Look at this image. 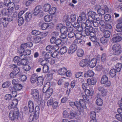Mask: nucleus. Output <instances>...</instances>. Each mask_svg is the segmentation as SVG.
Instances as JSON below:
<instances>
[{
	"mask_svg": "<svg viewBox=\"0 0 122 122\" xmlns=\"http://www.w3.org/2000/svg\"><path fill=\"white\" fill-rule=\"evenodd\" d=\"M94 75V73L93 71L92 70H89L84 74V76L85 77H92Z\"/></svg>",
	"mask_w": 122,
	"mask_h": 122,
	"instance_id": "nucleus-20",
	"label": "nucleus"
},
{
	"mask_svg": "<svg viewBox=\"0 0 122 122\" xmlns=\"http://www.w3.org/2000/svg\"><path fill=\"white\" fill-rule=\"evenodd\" d=\"M12 97V96L11 95L7 94L5 95L4 98L5 100L9 101L11 99Z\"/></svg>",
	"mask_w": 122,
	"mask_h": 122,
	"instance_id": "nucleus-61",
	"label": "nucleus"
},
{
	"mask_svg": "<svg viewBox=\"0 0 122 122\" xmlns=\"http://www.w3.org/2000/svg\"><path fill=\"white\" fill-rule=\"evenodd\" d=\"M102 84H104V86L106 87H110L111 85V82L107 80V81L105 82L104 83Z\"/></svg>",
	"mask_w": 122,
	"mask_h": 122,
	"instance_id": "nucleus-62",
	"label": "nucleus"
},
{
	"mask_svg": "<svg viewBox=\"0 0 122 122\" xmlns=\"http://www.w3.org/2000/svg\"><path fill=\"white\" fill-rule=\"evenodd\" d=\"M18 100L16 99H14L12 101V104L10 105L12 108H14L17 106L18 103Z\"/></svg>",
	"mask_w": 122,
	"mask_h": 122,
	"instance_id": "nucleus-28",
	"label": "nucleus"
},
{
	"mask_svg": "<svg viewBox=\"0 0 122 122\" xmlns=\"http://www.w3.org/2000/svg\"><path fill=\"white\" fill-rule=\"evenodd\" d=\"M51 8V5L48 4H45L43 6V9L44 11L46 12L49 10Z\"/></svg>",
	"mask_w": 122,
	"mask_h": 122,
	"instance_id": "nucleus-24",
	"label": "nucleus"
},
{
	"mask_svg": "<svg viewBox=\"0 0 122 122\" xmlns=\"http://www.w3.org/2000/svg\"><path fill=\"white\" fill-rule=\"evenodd\" d=\"M77 46L76 44H72L70 46L68 51L69 54H71L75 52L77 49Z\"/></svg>",
	"mask_w": 122,
	"mask_h": 122,
	"instance_id": "nucleus-6",
	"label": "nucleus"
},
{
	"mask_svg": "<svg viewBox=\"0 0 122 122\" xmlns=\"http://www.w3.org/2000/svg\"><path fill=\"white\" fill-rule=\"evenodd\" d=\"M46 92V93L47 94H49L50 96H50H51L52 94L53 91V89L51 88H50H50H48Z\"/></svg>",
	"mask_w": 122,
	"mask_h": 122,
	"instance_id": "nucleus-57",
	"label": "nucleus"
},
{
	"mask_svg": "<svg viewBox=\"0 0 122 122\" xmlns=\"http://www.w3.org/2000/svg\"><path fill=\"white\" fill-rule=\"evenodd\" d=\"M50 86L49 85L47 84H45L43 88V92L44 93H46L48 88H50Z\"/></svg>",
	"mask_w": 122,
	"mask_h": 122,
	"instance_id": "nucleus-51",
	"label": "nucleus"
},
{
	"mask_svg": "<svg viewBox=\"0 0 122 122\" xmlns=\"http://www.w3.org/2000/svg\"><path fill=\"white\" fill-rule=\"evenodd\" d=\"M108 80V77L106 75H104L102 76L101 78V83L102 84Z\"/></svg>",
	"mask_w": 122,
	"mask_h": 122,
	"instance_id": "nucleus-38",
	"label": "nucleus"
},
{
	"mask_svg": "<svg viewBox=\"0 0 122 122\" xmlns=\"http://www.w3.org/2000/svg\"><path fill=\"white\" fill-rule=\"evenodd\" d=\"M78 104H77L78 109L79 112H81L83 110L84 108H86V103L85 101L84 100L81 99H80L79 102H77Z\"/></svg>",
	"mask_w": 122,
	"mask_h": 122,
	"instance_id": "nucleus-4",
	"label": "nucleus"
},
{
	"mask_svg": "<svg viewBox=\"0 0 122 122\" xmlns=\"http://www.w3.org/2000/svg\"><path fill=\"white\" fill-rule=\"evenodd\" d=\"M32 33L34 35L37 36L40 34L41 32L39 30H35L32 31Z\"/></svg>",
	"mask_w": 122,
	"mask_h": 122,
	"instance_id": "nucleus-60",
	"label": "nucleus"
},
{
	"mask_svg": "<svg viewBox=\"0 0 122 122\" xmlns=\"http://www.w3.org/2000/svg\"><path fill=\"white\" fill-rule=\"evenodd\" d=\"M22 44H21L20 46V49L18 50V52L20 54H22L24 53L25 50L24 48H26L25 46H22Z\"/></svg>",
	"mask_w": 122,
	"mask_h": 122,
	"instance_id": "nucleus-48",
	"label": "nucleus"
},
{
	"mask_svg": "<svg viewBox=\"0 0 122 122\" xmlns=\"http://www.w3.org/2000/svg\"><path fill=\"white\" fill-rule=\"evenodd\" d=\"M67 27L65 26H63L60 30V32L61 34H66L67 32Z\"/></svg>",
	"mask_w": 122,
	"mask_h": 122,
	"instance_id": "nucleus-32",
	"label": "nucleus"
},
{
	"mask_svg": "<svg viewBox=\"0 0 122 122\" xmlns=\"http://www.w3.org/2000/svg\"><path fill=\"white\" fill-rule=\"evenodd\" d=\"M96 32H95L94 31L90 32L89 35L91 36V38H90L91 39H92L93 38H94L95 39V38H96V34L95 33Z\"/></svg>",
	"mask_w": 122,
	"mask_h": 122,
	"instance_id": "nucleus-58",
	"label": "nucleus"
},
{
	"mask_svg": "<svg viewBox=\"0 0 122 122\" xmlns=\"http://www.w3.org/2000/svg\"><path fill=\"white\" fill-rule=\"evenodd\" d=\"M111 15L108 14L104 16V19L106 21H108L111 20Z\"/></svg>",
	"mask_w": 122,
	"mask_h": 122,
	"instance_id": "nucleus-54",
	"label": "nucleus"
},
{
	"mask_svg": "<svg viewBox=\"0 0 122 122\" xmlns=\"http://www.w3.org/2000/svg\"><path fill=\"white\" fill-rule=\"evenodd\" d=\"M29 110L30 112H32L34 110V107L33 102L31 101H29L28 102Z\"/></svg>",
	"mask_w": 122,
	"mask_h": 122,
	"instance_id": "nucleus-17",
	"label": "nucleus"
},
{
	"mask_svg": "<svg viewBox=\"0 0 122 122\" xmlns=\"http://www.w3.org/2000/svg\"><path fill=\"white\" fill-rule=\"evenodd\" d=\"M41 40V38L39 36H37L33 39V41L36 43L39 42Z\"/></svg>",
	"mask_w": 122,
	"mask_h": 122,
	"instance_id": "nucleus-45",
	"label": "nucleus"
},
{
	"mask_svg": "<svg viewBox=\"0 0 122 122\" xmlns=\"http://www.w3.org/2000/svg\"><path fill=\"white\" fill-rule=\"evenodd\" d=\"M76 115V112L73 110L71 111L70 112L69 118L72 119L75 117Z\"/></svg>",
	"mask_w": 122,
	"mask_h": 122,
	"instance_id": "nucleus-30",
	"label": "nucleus"
},
{
	"mask_svg": "<svg viewBox=\"0 0 122 122\" xmlns=\"http://www.w3.org/2000/svg\"><path fill=\"white\" fill-rule=\"evenodd\" d=\"M97 21H94V20L93 21V22H89L90 23V24L91 25L92 24H93L94 26L95 27H97L99 26V23Z\"/></svg>",
	"mask_w": 122,
	"mask_h": 122,
	"instance_id": "nucleus-52",
	"label": "nucleus"
},
{
	"mask_svg": "<svg viewBox=\"0 0 122 122\" xmlns=\"http://www.w3.org/2000/svg\"><path fill=\"white\" fill-rule=\"evenodd\" d=\"M33 45L32 43V42H27L26 43L24 44H22V46H25L26 48L27 47H31Z\"/></svg>",
	"mask_w": 122,
	"mask_h": 122,
	"instance_id": "nucleus-43",
	"label": "nucleus"
},
{
	"mask_svg": "<svg viewBox=\"0 0 122 122\" xmlns=\"http://www.w3.org/2000/svg\"><path fill=\"white\" fill-rule=\"evenodd\" d=\"M66 69L65 67L60 69L58 71V73L60 75H63L66 74Z\"/></svg>",
	"mask_w": 122,
	"mask_h": 122,
	"instance_id": "nucleus-25",
	"label": "nucleus"
},
{
	"mask_svg": "<svg viewBox=\"0 0 122 122\" xmlns=\"http://www.w3.org/2000/svg\"><path fill=\"white\" fill-rule=\"evenodd\" d=\"M96 13L93 11H89L87 13V15L88 16V19L86 20V22H93L94 20Z\"/></svg>",
	"mask_w": 122,
	"mask_h": 122,
	"instance_id": "nucleus-5",
	"label": "nucleus"
},
{
	"mask_svg": "<svg viewBox=\"0 0 122 122\" xmlns=\"http://www.w3.org/2000/svg\"><path fill=\"white\" fill-rule=\"evenodd\" d=\"M52 19V16L49 15H47L45 16L44 18V20L45 21L47 22H49Z\"/></svg>",
	"mask_w": 122,
	"mask_h": 122,
	"instance_id": "nucleus-40",
	"label": "nucleus"
},
{
	"mask_svg": "<svg viewBox=\"0 0 122 122\" xmlns=\"http://www.w3.org/2000/svg\"><path fill=\"white\" fill-rule=\"evenodd\" d=\"M24 19L22 17L19 18L18 21V24L19 26L21 25L23 23Z\"/></svg>",
	"mask_w": 122,
	"mask_h": 122,
	"instance_id": "nucleus-47",
	"label": "nucleus"
},
{
	"mask_svg": "<svg viewBox=\"0 0 122 122\" xmlns=\"http://www.w3.org/2000/svg\"><path fill=\"white\" fill-rule=\"evenodd\" d=\"M98 90L101 92V95L103 97L106 96L107 93V90L104 89L103 87L101 86H99L98 87Z\"/></svg>",
	"mask_w": 122,
	"mask_h": 122,
	"instance_id": "nucleus-13",
	"label": "nucleus"
},
{
	"mask_svg": "<svg viewBox=\"0 0 122 122\" xmlns=\"http://www.w3.org/2000/svg\"><path fill=\"white\" fill-rule=\"evenodd\" d=\"M39 25V26H41L42 29L43 30L48 29V23H42L41 22H40Z\"/></svg>",
	"mask_w": 122,
	"mask_h": 122,
	"instance_id": "nucleus-27",
	"label": "nucleus"
},
{
	"mask_svg": "<svg viewBox=\"0 0 122 122\" xmlns=\"http://www.w3.org/2000/svg\"><path fill=\"white\" fill-rule=\"evenodd\" d=\"M115 117L118 120L122 122V112L120 114H117Z\"/></svg>",
	"mask_w": 122,
	"mask_h": 122,
	"instance_id": "nucleus-49",
	"label": "nucleus"
},
{
	"mask_svg": "<svg viewBox=\"0 0 122 122\" xmlns=\"http://www.w3.org/2000/svg\"><path fill=\"white\" fill-rule=\"evenodd\" d=\"M31 94L34 97V100L39 103L41 104V97L39 96L38 91L36 89L32 90Z\"/></svg>",
	"mask_w": 122,
	"mask_h": 122,
	"instance_id": "nucleus-2",
	"label": "nucleus"
},
{
	"mask_svg": "<svg viewBox=\"0 0 122 122\" xmlns=\"http://www.w3.org/2000/svg\"><path fill=\"white\" fill-rule=\"evenodd\" d=\"M67 50V49L66 46H64L61 48L60 51V53L61 55L63 54L66 53Z\"/></svg>",
	"mask_w": 122,
	"mask_h": 122,
	"instance_id": "nucleus-35",
	"label": "nucleus"
},
{
	"mask_svg": "<svg viewBox=\"0 0 122 122\" xmlns=\"http://www.w3.org/2000/svg\"><path fill=\"white\" fill-rule=\"evenodd\" d=\"M11 84L10 82L9 81H6L4 83L2 86L4 88H7Z\"/></svg>",
	"mask_w": 122,
	"mask_h": 122,
	"instance_id": "nucleus-55",
	"label": "nucleus"
},
{
	"mask_svg": "<svg viewBox=\"0 0 122 122\" xmlns=\"http://www.w3.org/2000/svg\"><path fill=\"white\" fill-rule=\"evenodd\" d=\"M97 60L96 58H93L89 61L88 63L89 66L90 67L93 68L96 65L97 62Z\"/></svg>",
	"mask_w": 122,
	"mask_h": 122,
	"instance_id": "nucleus-14",
	"label": "nucleus"
},
{
	"mask_svg": "<svg viewBox=\"0 0 122 122\" xmlns=\"http://www.w3.org/2000/svg\"><path fill=\"white\" fill-rule=\"evenodd\" d=\"M107 38L104 37H102L100 39V41L102 44L107 43Z\"/></svg>",
	"mask_w": 122,
	"mask_h": 122,
	"instance_id": "nucleus-50",
	"label": "nucleus"
},
{
	"mask_svg": "<svg viewBox=\"0 0 122 122\" xmlns=\"http://www.w3.org/2000/svg\"><path fill=\"white\" fill-rule=\"evenodd\" d=\"M4 4L6 6H8V8H9L10 9H12L13 8V7L11 5H13V3H11L10 0H4Z\"/></svg>",
	"mask_w": 122,
	"mask_h": 122,
	"instance_id": "nucleus-19",
	"label": "nucleus"
},
{
	"mask_svg": "<svg viewBox=\"0 0 122 122\" xmlns=\"http://www.w3.org/2000/svg\"><path fill=\"white\" fill-rule=\"evenodd\" d=\"M122 63H118L115 66L116 71L118 72H120L122 67Z\"/></svg>",
	"mask_w": 122,
	"mask_h": 122,
	"instance_id": "nucleus-33",
	"label": "nucleus"
},
{
	"mask_svg": "<svg viewBox=\"0 0 122 122\" xmlns=\"http://www.w3.org/2000/svg\"><path fill=\"white\" fill-rule=\"evenodd\" d=\"M44 79L42 77H37V84L38 85L41 86L43 85Z\"/></svg>",
	"mask_w": 122,
	"mask_h": 122,
	"instance_id": "nucleus-22",
	"label": "nucleus"
},
{
	"mask_svg": "<svg viewBox=\"0 0 122 122\" xmlns=\"http://www.w3.org/2000/svg\"><path fill=\"white\" fill-rule=\"evenodd\" d=\"M54 48V46L51 45H49L47 46L46 49L47 51H50L52 50Z\"/></svg>",
	"mask_w": 122,
	"mask_h": 122,
	"instance_id": "nucleus-59",
	"label": "nucleus"
},
{
	"mask_svg": "<svg viewBox=\"0 0 122 122\" xmlns=\"http://www.w3.org/2000/svg\"><path fill=\"white\" fill-rule=\"evenodd\" d=\"M113 37L112 39L113 43H116L120 41L122 39L121 37L116 34L113 36Z\"/></svg>",
	"mask_w": 122,
	"mask_h": 122,
	"instance_id": "nucleus-12",
	"label": "nucleus"
},
{
	"mask_svg": "<svg viewBox=\"0 0 122 122\" xmlns=\"http://www.w3.org/2000/svg\"><path fill=\"white\" fill-rule=\"evenodd\" d=\"M38 75L36 74H33L30 78V80L31 83H34L37 81Z\"/></svg>",
	"mask_w": 122,
	"mask_h": 122,
	"instance_id": "nucleus-23",
	"label": "nucleus"
},
{
	"mask_svg": "<svg viewBox=\"0 0 122 122\" xmlns=\"http://www.w3.org/2000/svg\"><path fill=\"white\" fill-rule=\"evenodd\" d=\"M76 54L78 57H81L83 56L84 52L82 50L79 49L77 50Z\"/></svg>",
	"mask_w": 122,
	"mask_h": 122,
	"instance_id": "nucleus-42",
	"label": "nucleus"
},
{
	"mask_svg": "<svg viewBox=\"0 0 122 122\" xmlns=\"http://www.w3.org/2000/svg\"><path fill=\"white\" fill-rule=\"evenodd\" d=\"M71 21V22H74L76 20V17L75 14H71L70 15Z\"/></svg>",
	"mask_w": 122,
	"mask_h": 122,
	"instance_id": "nucleus-63",
	"label": "nucleus"
},
{
	"mask_svg": "<svg viewBox=\"0 0 122 122\" xmlns=\"http://www.w3.org/2000/svg\"><path fill=\"white\" fill-rule=\"evenodd\" d=\"M102 16L101 15L98 14H96L94 20H96L97 21H98L100 20L101 19H102Z\"/></svg>",
	"mask_w": 122,
	"mask_h": 122,
	"instance_id": "nucleus-44",
	"label": "nucleus"
},
{
	"mask_svg": "<svg viewBox=\"0 0 122 122\" xmlns=\"http://www.w3.org/2000/svg\"><path fill=\"white\" fill-rule=\"evenodd\" d=\"M117 72L116 70L114 69H111L109 73L110 76L112 78L114 77L116 75Z\"/></svg>",
	"mask_w": 122,
	"mask_h": 122,
	"instance_id": "nucleus-29",
	"label": "nucleus"
},
{
	"mask_svg": "<svg viewBox=\"0 0 122 122\" xmlns=\"http://www.w3.org/2000/svg\"><path fill=\"white\" fill-rule=\"evenodd\" d=\"M41 54L46 59L50 58L51 56L52 52L51 51L46 52V51H43L41 52Z\"/></svg>",
	"mask_w": 122,
	"mask_h": 122,
	"instance_id": "nucleus-10",
	"label": "nucleus"
},
{
	"mask_svg": "<svg viewBox=\"0 0 122 122\" xmlns=\"http://www.w3.org/2000/svg\"><path fill=\"white\" fill-rule=\"evenodd\" d=\"M19 111L18 108L15 107L14 110H11L9 113V117L11 120L13 121L15 118L18 119L19 117Z\"/></svg>",
	"mask_w": 122,
	"mask_h": 122,
	"instance_id": "nucleus-1",
	"label": "nucleus"
},
{
	"mask_svg": "<svg viewBox=\"0 0 122 122\" xmlns=\"http://www.w3.org/2000/svg\"><path fill=\"white\" fill-rule=\"evenodd\" d=\"M90 61L89 59H85L82 60L80 61L79 65L80 66L84 67L88 64Z\"/></svg>",
	"mask_w": 122,
	"mask_h": 122,
	"instance_id": "nucleus-15",
	"label": "nucleus"
},
{
	"mask_svg": "<svg viewBox=\"0 0 122 122\" xmlns=\"http://www.w3.org/2000/svg\"><path fill=\"white\" fill-rule=\"evenodd\" d=\"M12 12L13 11L11 9L4 8L1 10V13L3 15L5 16L11 15Z\"/></svg>",
	"mask_w": 122,
	"mask_h": 122,
	"instance_id": "nucleus-9",
	"label": "nucleus"
},
{
	"mask_svg": "<svg viewBox=\"0 0 122 122\" xmlns=\"http://www.w3.org/2000/svg\"><path fill=\"white\" fill-rule=\"evenodd\" d=\"M90 116L91 119H95L96 114L95 112L94 111H92L90 114Z\"/></svg>",
	"mask_w": 122,
	"mask_h": 122,
	"instance_id": "nucleus-64",
	"label": "nucleus"
},
{
	"mask_svg": "<svg viewBox=\"0 0 122 122\" xmlns=\"http://www.w3.org/2000/svg\"><path fill=\"white\" fill-rule=\"evenodd\" d=\"M85 29V30L84 31L82 32V35L84 37H86L87 36L89 35L90 32L88 31V30L86 29V27L85 26L84 27V29Z\"/></svg>",
	"mask_w": 122,
	"mask_h": 122,
	"instance_id": "nucleus-31",
	"label": "nucleus"
},
{
	"mask_svg": "<svg viewBox=\"0 0 122 122\" xmlns=\"http://www.w3.org/2000/svg\"><path fill=\"white\" fill-rule=\"evenodd\" d=\"M55 99L52 97L50 98L47 102V105L48 106H51L53 104V102L55 101Z\"/></svg>",
	"mask_w": 122,
	"mask_h": 122,
	"instance_id": "nucleus-36",
	"label": "nucleus"
},
{
	"mask_svg": "<svg viewBox=\"0 0 122 122\" xmlns=\"http://www.w3.org/2000/svg\"><path fill=\"white\" fill-rule=\"evenodd\" d=\"M56 8L55 7H53L51 8L48 11L49 13L51 15L54 14L56 12Z\"/></svg>",
	"mask_w": 122,
	"mask_h": 122,
	"instance_id": "nucleus-46",
	"label": "nucleus"
},
{
	"mask_svg": "<svg viewBox=\"0 0 122 122\" xmlns=\"http://www.w3.org/2000/svg\"><path fill=\"white\" fill-rule=\"evenodd\" d=\"M118 21L119 23L116 25V30L118 32H122V17L119 18Z\"/></svg>",
	"mask_w": 122,
	"mask_h": 122,
	"instance_id": "nucleus-7",
	"label": "nucleus"
},
{
	"mask_svg": "<svg viewBox=\"0 0 122 122\" xmlns=\"http://www.w3.org/2000/svg\"><path fill=\"white\" fill-rule=\"evenodd\" d=\"M85 92L86 95L87 96H92L93 95V91H90L88 89L85 90Z\"/></svg>",
	"mask_w": 122,
	"mask_h": 122,
	"instance_id": "nucleus-37",
	"label": "nucleus"
},
{
	"mask_svg": "<svg viewBox=\"0 0 122 122\" xmlns=\"http://www.w3.org/2000/svg\"><path fill=\"white\" fill-rule=\"evenodd\" d=\"M32 17V13L28 12L26 13L25 15V20L27 22H29Z\"/></svg>",
	"mask_w": 122,
	"mask_h": 122,
	"instance_id": "nucleus-16",
	"label": "nucleus"
},
{
	"mask_svg": "<svg viewBox=\"0 0 122 122\" xmlns=\"http://www.w3.org/2000/svg\"><path fill=\"white\" fill-rule=\"evenodd\" d=\"M85 26L86 27V29L88 30V31L89 32H91L93 31L95 32V30L96 31L97 30V28H95L93 30V27L91 26L89 22H86L85 24H84Z\"/></svg>",
	"mask_w": 122,
	"mask_h": 122,
	"instance_id": "nucleus-8",
	"label": "nucleus"
},
{
	"mask_svg": "<svg viewBox=\"0 0 122 122\" xmlns=\"http://www.w3.org/2000/svg\"><path fill=\"white\" fill-rule=\"evenodd\" d=\"M96 102L97 105L99 106H102L103 103L102 100L101 98L97 99Z\"/></svg>",
	"mask_w": 122,
	"mask_h": 122,
	"instance_id": "nucleus-41",
	"label": "nucleus"
},
{
	"mask_svg": "<svg viewBox=\"0 0 122 122\" xmlns=\"http://www.w3.org/2000/svg\"><path fill=\"white\" fill-rule=\"evenodd\" d=\"M111 34L110 31L107 30H106L103 33V34L104 36V37L106 38L109 37L110 36Z\"/></svg>",
	"mask_w": 122,
	"mask_h": 122,
	"instance_id": "nucleus-39",
	"label": "nucleus"
},
{
	"mask_svg": "<svg viewBox=\"0 0 122 122\" xmlns=\"http://www.w3.org/2000/svg\"><path fill=\"white\" fill-rule=\"evenodd\" d=\"M96 8L98 9L97 11L98 14L101 15L102 16L105 14V13L104 10H103V9H102L101 8V7L100 5H97Z\"/></svg>",
	"mask_w": 122,
	"mask_h": 122,
	"instance_id": "nucleus-21",
	"label": "nucleus"
},
{
	"mask_svg": "<svg viewBox=\"0 0 122 122\" xmlns=\"http://www.w3.org/2000/svg\"><path fill=\"white\" fill-rule=\"evenodd\" d=\"M77 102H69V105L72 107H73L74 106H75L78 109V107H77Z\"/></svg>",
	"mask_w": 122,
	"mask_h": 122,
	"instance_id": "nucleus-53",
	"label": "nucleus"
},
{
	"mask_svg": "<svg viewBox=\"0 0 122 122\" xmlns=\"http://www.w3.org/2000/svg\"><path fill=\"white\" fill-rule=\"evenodd\" d=\"M22 87V85L20 84H17L13 86V88L16 90H20L21 89Z\"/></svg>",
	"mask_w": 122,
	"mask_h": 122,
	"instance_id": "nucleus-34",
	"label": "nucleus"
},
{
	"mask_svg": "<svg viewBox=\"0 0 122 122\" xmlns=\"http://www.w3.org/2000/svg\"><path fill=\"white\" fill-rule=\"evenodd\" d=\"M49 67L47 65H45L43 67V71L44 73L47 72L49 70Z\"/></svg>",
	"mask_w": 122,
	"mask_h": 122,
	"instance_id": "nucleus-56",
	"label": "nucleus"
},
{
	"mask_svg": "<svg viewBox=\"0 0 122 122\" xmlns=\"http://www.w3.org/2000/svg\"><path fill=\"white\" fill-rule=\"evenodd\" d=\"M14 66L13 67L14 69L13 71L16 73L17 75L18 74V75H20V69L17 66L15 65H14Z\"/></svg>",
	"mask_w": 122,
	"mask_h": 122,
	"instance_id": "nucleus-26",
	"label": "nucleus"
},
{
	"mask_svg": "<svg viewBox=\"0 0 122 122\" xmlns=\"http://www.w3.org/2000/svg\"><path fill=\"white\" fill-rule=\"evenodd\" d=\"M42 6L41 5L37 6L35 8L33 12V14L35 16L37 15L41 11Z\"/></svg>",
	"mask_w": 122,
	"mask_h": 122,
	"instance_id": "nucleus-11",
	"label": "nucleus"
},
{
	"mask_svg": "<svg viewBox=\"0 0 122 122\" xmlns=\"http://www.w3.org/2000/svg\"><path fill=\"white\" fill-rule=\"evenodd\" d=\"M112 49L113 51V54L115 55L118 56L122 52L121 46L118 44H116L112 46Z\"/></svg>",
	"mask_w": 122,
	"mask_h": 122,
	"instance_id": "nucleus-3",
	"label": "nucleus"
},
{
	"mask_svg": "<svg viewBox=\"0 0 122 122\" xmlns=\"http://www.w3.org/2000/svg\"><path fill=\"white\" fill-rule=\"evenodd\" d=\"M96 78H93L91 79H88L87 80V82L88 85H94L96 82Z\"/></svg>",
	"mask_w": 122,
	"mask_h": 122,
	"instance_id": "nucleus-18",
	"label": "nucleus"
}]
</instances>
